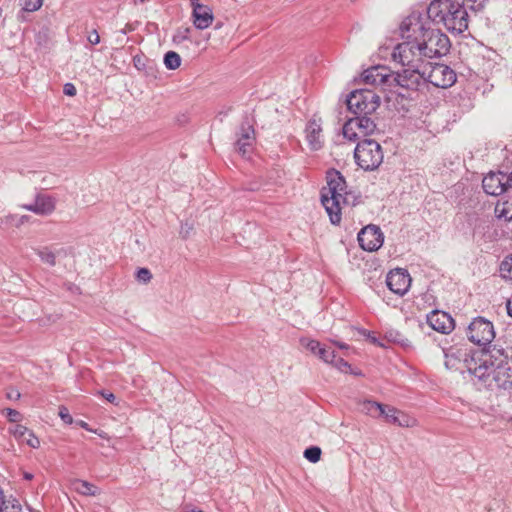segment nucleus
<instances>
[{
	"label": "nucleus",
	"instance_id": "obj_55",
	"mask_svg": "<svg viewBox=\"0 0 512 512\" xmlns=\"http://www.w3.org/2000/svg\"><path fill=\"white\" fill-rule=\"evenodd\" d=\"M191 1H192V4H193V3H198V2H197L198 0H191Z\"/></svg>",
	"mask_w": 512,
	"mask_h": 512
},
{
	"label": "nucleus",
	"instance_id": "obj_27",
	"mask_svg": "<svg viewBox=\"0 0 512 512\" xmlns=\"http://www.w3.org/2000/svg\"><path fill=\"white\" fill-rule=\"evenodd\" d=\"M164 64L167 69L169 70H175L177 69L181 64V57L178 53L174 51H168L164 55Z\"/></svg>",
	"mask_w": 512,
	"mask_h": 512
},
{
	"label": "nucleus",
	"instance_id": "obj_35",
	"mask_svg": "<svg viewBox=\"0 0 512 512\" xmlns=\"http://www.w3.org/2000/svg\"><path fill=\"white\" fill-rule=\"evenodd\" d=\"M301 343L313 354L318 355V351L321 348V345L316 340H301Z\"/></svg>",
	"mask_w": 512,
	"mask_h": 512
},
{
	"label": "nucleus",
	"instance_id": "obj_7",
	"mask_svg": "<svg viewBox=\"0 0 512 512\" xmlns=\"http://www.w3.org/2000/svg\"><path fill=\"white\" fill-rule=\"evenodd\" d=\"M347 107L354 115H371L380 105V97L372 90L360 89L350 93Z\"/></svg>",
	"mask_w": 512,
	"mask_h": 512
},
{
	"label": "nucleus",
	"instance_id": "obj_48",
	"mask_svg": "<svg viewBox=\"0 0 512 512\" xmlns=\"http://www.w3.org/2000/svg\"><path fill=\"white\" fill-rule=\"evenodd\" d=\"M507 186H508V194H512V172L507 174Z\"/></svg>",
	"mask_w": 512,
	"mask_h": 512
},
{
	"label": "nucleus",
	"instance_id": "obj_23",
	"mask_svg": "<svg viewBox=\"0 0 512 512\" xmlns=\"http://www.w3.org/2000/svg\"><path fill=\"white\" fill-rule=\"evenodd\" d=\"M491 376L498 388L504 390L512 389V362L510 361L509 364L500 367Z\"/></svg>",
	"mask_w": 512,
	"mask_h": 512
},
{
	"label": "nucleus",
	"instance_id": "obj_36",
	"mask_svg": "<svg viewBox=\"0 0 512 512\" xmlns=\"http://www.w3.org/2000/svg\"><path fill=\"white\" fill-rule=\"evenodd\" d=\"M29 432L30 430L28 428L20 424H16L15 427L11 429V433L18 439L25 438Z\"/></svg>",
	"mask_w": 512,
	"mask_h": 512
},
{
	"label": "nucleus",
	"instance_id": "obj_26",
	"mask_svg": "<svg viewBox=\"0 0 512 512\" xmlns=\"http://www.w3.org/2000/svg\"><path fill=\"white\" fill-rule=\"evenodd\" d=\"M495 213L499 218L505 221L512 220V197L502 201H498L495 207Z\"/></svg>",
	"mask_w": 512,
	"mask_h": 512
},
{
	"label": "nucleus",
	"instance_id": "obj_39",
	"mask_svg": "<svg viewBox=\"0 0 512 512\" xmlns=\"http://www.w3.org/2000/svg\"><path fill=\"white\" fill-rule=\"evenodd\" d=\"M4 512H22V506L16 498L9 499V509Z\"/></svg>",
	"mask_w": 512,
	"mask_h": 512
},
{
	"label": "nucleus",
	"instance_id": "obj_53",
	"mask_svg": "<svg viewBox=\"0 0 512 512\" xmlns=\"http://www.w3.org/2000/svg\"><path fill=\"white\" fill-rule=\"evenodd\" d=\"M190 512H203L202 510H199V509H193L191 510Z\"/></svg>",
	"mask_w": 512,
	"mask_h": 512
},
{
	"label": "nucleus",
	"instance_id": "obj_28",
	"mask_svg": "<svg viewBox=\"0 0 512 512\" xmlns=\"http://www.w3.org/2000/svg\"><path fill=\"white\" fill-rule=\"evenodd\" d=\"M36 254L40 257L41 261L53 267L56 265V255L47 247L42 249H35Z\"/></svg>",
	"mask_w": 512,
	"mask_h": 512
},
{
	"label": "nucleus",
	"instance_id": "obj_38",
	"mask_svg": "<svg viewBox=\"0 0 512 512\" xmlns=\"http://www.w3.org/2000/svg\"><path fill=\"white\" fill-rule=\"evenodd\" d=\"M23 440L26 441V443L32 447V448H38L39 445H40V441L39 439L34 435V433L32 431H30L27 436H25V438H23Z\"/></svg>",
	"mask_w": 512,
	"mask_h": 512
},
{
	"label": "nucleus",
	"instance_id": "obj_20",
	"mask_svg": "<svg viewBox=\"0 0 512 512\" xmlns=\"http://www.w3.org/2000/svg\"><path fill=\"white\" fill-rule=\"evenodd\" d=\"M445 355V366L448 369L460 370L461 365L465 366V358L470 359L471 355L467 353L466 349L450 347L443 350Z\"/></svg>",
	"mask_w": 512,
	"mask_h": 512
},
{
	"label": "nucleus",
	"instance_id": "obj_44",
	"mask_svg": "<svg viewBox=\"0 0 512 512\" xmlns=\"http://www.w3.org/2000/svg\"><path fill=\"white\" fill-rule=\"evenodd\" d=\"M9 509V499L6 500L3 490L0 488V512Z\"/></svg>",
	"mask_w": 512,
	"mask_h": 512
},
{
	"label": "nucleus",
	"instance_id": "obj_34",
	"mask_svg": "<svg viewBox=\"0 0 512 512\" xmlns=\"http://www.w3.org/2000/svg\"><path fill=\"white\" fill-rule=\"evenodd\" d=\"M3 414L6 415L8 420L10 422L18 423L22 420V415L19 411L12 409V408H6L3 410Z\"/></svg>",
	"mask_w": 512,
	"mask_h": 512
},
{
	"label": "nucleus",
	"instance_id": "obj_30",
	"mask_svg": "<svg viewBox=\"0 0 512 512\" xmlns=\"http://www.w3.org/2000/svg\"><path fill=\"white\" fill-rule=\"evenodd\" d=\"M489 0H463L461 3L463 7L469 8L471 11L480 12L482 11Z\"/></svg>",
	"mask_w": 512,
	"mask_h": 512
},
{
	"label": "nucleus",
	"instance_id": "obj_49",
	"mask_svg": "<svg viewBox=\"0 0 512 512\" xmlns=\"http://www.w3.org/2000/svg\"><path fill=\"white\" fill-rule=\"evenodd\" d=\"M506 308L508 315L512 317V298L507 301Z\"/></svg>",
	"mask_w": 512,
	"mask_h": 512
},
{
	"label": "nucleus",
	"instance_id": "obj_42",
	"mask_svg": "<svg viewBox=\"0 0 512 512\" xmlns=\"http://www.w3.org/2000/svg\"><path fill=\"white\" fill-rule=\"evenodd\" d=\"M332 364L335 365L341 371H344L346 368H350L348 362L342 358H335L334 363Z\"/></svg>",
	"mask_w": 512,
	"mask_h": 512
},
{
	"label": "nucleus",
	"instance_id": "obj_24",
	"mask_svg": "<svg viewBox=\"0 0 512 512\" xmlns=\"http://www.w3.org/2000/svg\"><path fill=\"white\" fill-rule=\"evenodd\" d=\"M72 487L77 493L85 496H95L98 494L97 487L85 480H74L72 482Z\"/></svg>",
	"mask_w": 512,
	"mask_h": 512
},
{
	"label": "nucleus",
	"instance_id": "obj_25",
	"mask_svg": "<svg viewBox=\"0 0 512 512\" xmlns=\"http://www.w3.org/2000/svg\"><path fill=\"white\" fill-rule=\"evenodd\" d=\"M361 405L362 412L372 417L382 416L386 407V405L372 400H365Z\"/></svg>",
	"mask_w": 512,
	"mask_h": 512
},
{
	"label": "nucleus",
	"instance_id": "obj_37",
	"mask_svg": "<svg viewBox=\"0 0 512 512\" xmlns=\"http://www.w3.org/2000/svg\"><path fill=\"white\" fill-rule=\"evenodd\" d=\"M136 277L138 281L148 283L152 279V274L147 268H140L137 271Z\"/></svg>",
	"mask_w": 512,
	"mask_h": 512
},
{
	"label": "nucleus",
	"instance_id": "obj_43",
	"mask_svg": "<svg viewBox=\"0 0 512 512\" xmlns=\"http://www.w3.org/2000/svg\"><path fill=\"white\" fill-rule=\"evenodd\" d=\"M6 397H7L9 400H19V399H20V397H21V393H20L17 389L10 388V389L6 392Z\"/></svg>",
	"mask_w": 512,
	"mask_h": 512
},
{
	"label": "nucleus",
	"instance_id": "obj_15",
	"mask_svg": "<svg viewBox=\"0 0 512 512\" xmlns=\"http://www.w3.org/2000/svg\"><path fill=\"white\" fill-rule=\"evenodd\" d=\"M391 75L392 71L387 67L373 66L363 72V80L366 84L392 88Z\"/></svg>",
	"mask_w": 512,
	"mask_h": 512
},
{
	"label": "nucleus",
	"instance_id": "obj_41",
	"mask_svg": "<svg viewBox=\"0 0 512 512\" xmlns=\"http://www.w3.org/2000/svg\"><path fill=\"white\" fill-rule=\"evenodd\" d=\"M87 40L90 44L96 45L100 42V36L96 30H93L87 36Z\"/></svg>",
	"mask_w": 512,
	"mask_h": 512
},
{
	"label": "nucleus",
	"instance_id": "obj_4",
	"mask_svg": "<svg viewBox=\"0 0 512 512\" xmlns=\"http://www.w3.org/2000/svg\"><path fill=\"white\" fill-rule=\"evenodd\" d=\"M464 361L471 374L480 380H486L500 367L509 364L510 359L504 349L493 346L473 353L470 359L465 358Z\"/></svg>",
	"mask_w": 512,
	"mask_h": 512
},
{
	"label": "nucleus",
	"instance_id": "obj_12",
	"mask_svg": "<svg viewBox=\"0 0 512 512\" xmlns=\"http://www.w3.org/2000/svg\"><path fill=\"white\" fill-rule=\"evenodd\" d=\"M384 241L383 233L376 225H367L358 233L360 247L369 252L378 250Z\"/></svg>",
	"mask_w": 512,
	"mask_h": 512
},
{
	"label": "nucleus",
	"instance_id": "obj_46",
	"mask_svg": "<svg viewBox=\"0 0 512 512\" xmlns=\"http://www.w3.org/2000/svg\"><path fill=\"white\" fill-rule=\"evenodd\" d=\"M101 394V396L103 398H105L107 401H109L110 403H113V404H116V396L110 392V391H106V390H103L101 392H99Z\"/></svg>",
	"mask_w": 512,
	"mask_h": 512
},
{
	"label": "nucleus",
	"instance_id": "obj_13",
	"mask_svg": "<svg viewBox=\"0 0 512 512\" xmlns=\"http://www.w3.org/2000/svg\"><path fill=\"white\" fill-rule=\"evenodd\" d=\"M386 284L393 293L403 296L411 285V277L407 270L396 268L387 274Z\"/></svg>",
	"mask_w": 512,
	"mask_h": 512
},
{
	"label": "nucleus",
	"instance_id": "obj_1",
	"mask_svg": "<svg viewBox=\"0 0 512 512\" xmlns=\"http://www.w3.org/2000/svg\"><path fill=\"white\" fill-rule=\"evenodd\" d=\"M400 31L402 37L419 36L428 59L444 56L450 50L451 43L448 36L439 29L426 27L420 14L413 13L406 17L400 25Z\"/></svg>",
	"mask_w": 512,
	"mask_h": 512
},
{
	"label": "nucleus",
	"instance_id": "obj_40",
	"mask_svg": "<svg viewBox=\"0 0 512 512\" xmlns=\"http://www.w3.org/2000/svg\"><path fill=\"white\" fill-rule=\"evenodd\" d=\"M59 416L67 424H71L73 422V418L66 407L60 408Z\"/></svg>",
	"mask_w": 512,
	"mask_h": 512
},
{
	"label": "nucleus",
	"instance_id": "obj_19",
	"mask_svg": "<svg viewBox=\"0 0 512 512\" xmlns=\"http://www.w3.org/2000/svg\"><path fill=\"white\" fill-rule=\"evenodd\" d=\"M388 423L397 425L399 427H414L416 419L408 414L386 405L385 412L382 415Z\"/></svg>",
	"mask_w": 512,
	"mask_h": 512
},
{
	"label": "nucleus",
	"instance_id": "obj_9",
	"mask_svg": "<svg viewBox=\"0 0 512 512\" xmlns=\"http://www.w3.org/2000/svg\"><path fill=\"white\" fill-rule=\"evenodd\" d=\"M375 129L376 124L368 115H355L345 122L342 132L346 139L356 141L371 135Z\"/></svg>",
	"mask_w": 512,
	"mask_h": 512
},
{
	"label": "nucleus",
	"instance_id": "obj_33",
	"mask_svg": "<svg viewBox=\"0 0 512 512\" xmlns=\"http://www.w3.org/2000/svg\"><path fill=\"white\" fill-rule=\"evenodd\" d=\"M321 360H323L326 363H334V360L336 358L335 352L333 350H328L324 347H321L318 351L317 355Z\"/></svg>",
	"mask_w": 512,
	"mask_h": 512
},
{
	"label": "nucleus",
	"instance_id": "obj_51",
	"mask_svg": "<svg viewBox=\"0 0 512 512\" xmlns=\"http://www.w3.org/2000/svg\"><path fill=\"white\" fill-rule=\"evenodd\" d=\"M33 475L31 473L25 472L24 473V479L25 480H32Z\"/></svg>",
	"mask_w": 512,
	"mask_h": 512
},
{
	"label": "nucleus",
	"instance_id": "obj_6",
	"mask_svg": "<svg viewBox=\"0 0 512 512\" xmlns=\"http://www.w3.org/2000/svg\"><path fill=\"white\" fill-rule=\"evenodd\" d=\"M354 158L362 169L366 171L375 170L383 162L382 147L373 139H364L357 144L354 150Z\"/></svg>",
	"mask_w": 512,
	"mask_h": 512
},
{
	"label": "nucleus",
	"instance_id": "obj_31",
	"mask_svg": "<svg viewBox=\"0 0 512 512\" xmlns=\"http://www.w3.org/2000/svg\"><path fill=\"white\" fill-rule=\"evenodd\" d=\"M321 449L317 446H311L307 449H305L304 451V457L312 462V463H316L320 460V457H321Z\"/></svg>",
	"mask_w": 512,
	"mask_h": 512
},
{
	"label": "nucleus",
	"instance_id": "obj_50",
	"mask_svg": "<svg viewBox=\"0 0 512 512\" xmlns=\"http://www.w3.org/2000/svg\"><path fill=\"white\" fill-rule=\"evenodd\" d=\"M333 343H334L335 345H337V346H338L339 348H341V349H347V348H348V345H347V344H345V343H342V342H336V341H334Z\"/></svg>",
	"mask_w": 512,
	"mask_h": 512
},
{
	"label": "nucleus",
	"instance_id": "obj_45",
	"mask_svg": "<svg viewBox=\"0 0 512 512\" xmlns=\"http://www.w3.org/2000/svg\"><path fill=\"white\" fill-rule=\"evenodd\" d=\"M63 92L67 96H75L76 88L72 83H66L63 88Z\"/></svg>",
	"mask_w": 512,
	"mask_h": 512
},
{
	"label": "nucleus",
	"instance_id": "obj_29",
	"mask_svg": "<svg viewBox=\"0 0 512 512\" xmlns=\"http://www.w3.org/2000/svg\"><path fill=\"white\" fill-rule=\"evenodd\" d=\"M500 275L507 280L512 281V254L506 256L500 265Z\"/></svg>",
	"mask_w": 512,
	"mask_h": 512
},
{
	"label": "nucleus",
	"instance_id": "obj_32",
	"mask_svg": "<svg viewBox=\"0 0 512 512\" xmlns=\"http://www.w3.org/2000/svg\"><path fill=\"white\" fill-rule=\"evenodd\" d=\"M43 0H21L20 5L26 12H35L41 8Z\"/></svg>",
	"mask_w": 512,
	"mask_h": 512
},
{
	"label": "nucleus",
	"instance_id": "obj_10",
	"mask_svg": "<svg viewBox=\"0 0 512 512\" xmlns=\"http://www.w3.org/2000/svg\"><path fill=\"white\" fill-rule=\"evenodd\" d=\"M424 74L423 68L417 67H406L402 71L392 72V87L417 91L425 84Z\"/></svg>",
	"mask_w": 512,
	"mask_h": 512
},
{
	"label": "nucleus",
	"instance_id": "obj_16",
	"mask_svg": "<svg viewBox=\"0 0 512 512\" xmlns=\"http://www.w3.org/2000/svg\"><path fill=\"white\" fill-rule=\"evenodd\" d=\"M429 326L440 333L448 334L454 329V319L446 312L433 310L427 315Z\"/></svg>",
	"mask_w": 512,
	"mask_h": 512
},
{
	"label": "nucleus",
	"instance_id": "obj_52",
	"mask_svg": "<svg viewBox=\"0 0 512 512\" xmlns=\"http://www.w3.org/2000/svg\"><path fill=\"white\" fill-rule=\"evenodd\" d=\"M145 0H133L134 4L143 3Z\"/></svg>",
	"mask_w": 512,
	"mask_h": 512
},
{
	"label": "nucleus",
	"instance_id": "obj_14",
	"mask_svg": "<svg viewBox=\"0 0 512 512\" xmlns=\"http://www.w3.org/2000/svg\"><path fill=\"white\" fill-rule=\"evenodd\" d=\"M507 174L503 172H490L482 180V187L485 193L492 196L508 194Z\"/></svg>",
	"mask_w": 512,
	"mask_h": 512
},
{
	"label": "nucleus",
	"instance_id": "obj_18",
	"mask_svg": "<svg viewBox=\"0 0 512 512\" xmlns=\"http://www.w3.org/2000/svg\"><path fill=\"white\" fill-rule=\"evenodd\" d=\"M23 209L34 212L37 215H50L55 210V201L51 196L39 194L34 203L24 204Z\"/></svg>",
	"mask_w": 512,
	"mask_h": 512
},
{
	"label": "nucleus",
	"instance_id": "obj_5",
	"mask_svg": "<svg viewBox=\"0 0 512 512\" xmlns=\"http://www.w3.org/2000/svg\"><path fill=\"white\" fill-rule=\"evenodd\" d=\"M403 38L405 41L398 44L392 53L394 61L400 63L403 67L423 68L428 58L420 43L419 36Z\"/></svg>",
	"mask_w": 512,
	"mask_h": 512
},
{
	"label": "nucleus",
	"instance_id": "obj_54",
	"mask_svg": "<svg viewBox=\"0 0 512 512\" xmlns=\"http://www.w3.org/2000/svg\"><path fill=\"white\" fill-rule=\"evenodd\" d=\"M81 426L87 429V423L82 422Z\"/></svg>",
	"mask_w": 512,
	"mask_h": 512
},
{
	"label": "nucleus",
	"instance_id": "obj_8",
	"mask_svg": "<svg viewBox=\"0 0 512 512\" xmlns=\"http://www.w3.org/2000/svg\"><path fill=\"white\" fill-rule=\"evenodd\" d=\"M424 83H430L437 88H449L455 84L457 75L453 69L442 63L427 61L423 67Z\"/></svg>",
	"mask_w": 512,
	"mask_h": 512
},
{
	"label": "nucleus",
	"instance_id": "obj_21",
	"mask_svg": "<svg viewBox=\"0 0 512 512\" xmlns=\"http://www.w3.org/2000/svg\"><path fill=\"white\" fill-rule=\"evenodd\" d=\"M193 23L197 29L208 28L213 21L212 10L203 4L193 3Z\"/></svg>",
	"mask_w": 512,
	"mask_h": 512
},
{
	"label": "nucleus",
	"instance_id": "obj_22",
	"mask_svg": "<svg viewBox=\"0 0 512 512\" xmlns=\"http://www.w3.org/2000/svg\"><path fill=\"white\" fill-rule=\"evenodd\" d=\"M322 128L320 123L313 119L308 122L306 127V139L310 149L319 150L322 147Z\"/></svg>",
	"mask_w": 512,
	"mask_h": 512
},
{
	"label": "nucleus",
	"instance_id": "obj_3",
	"mask_svg": "<svg viewBox=\"0 0 512 512\" xmlns=\"http://www.w3.org/2000/svg\"><path fill=\"white\" fill-rule=\"evenodd\" d=\"M428 17L442 24L449 32L461 34L468 29L469 15L459 2L453 0H434L427 9Z\"/></svg>",
	"mask_w": 512,
	"mask_h": 512
},
{
	"label": "nucleus",
	"instance_id": "obj_56",
	"mask_svg": "<svg viewBox=\"0 0 512 512\" xmlns=\"http://www.w3.org/2000/svg\"><path fill=\"white\" fill-rule=\"evenodd\" d=\"M2 16V9L0 8V17Z\"/></svg>",
	"mask_w": 512,
	"mask_h": 512
},
{
	"label": "nucleus",
	"instance_id": "obj_2",
	"mask_svg": "<svg viewBox=\"0 0 512 512\" xmlns=\"http://www.w3.org/2000/svg\"><path fill=\"white\" fill-rule=\"evenodd\" d=\"M327 187L322 189L321 202L325 207L332 224L341 221V209L343 206H353L357 202V195L347 190L344 177L337 170L327 172Z\"/></svg>",
	"mask_w": 512,
	"mask_h": 512
},
{
	"label": "nucleus",
	"instance_id": "obj_11",
	"mask_svg": "<svg viewBox=\"0 0 512 512\" xmlns=\"http://www.w3.org/2000/svg\"><path fill=\"white\" fill-rule=\"evenodd\" d=\"M467 336L474 344L485 346L495 338L494 326L484 317H476L468 326Z\"/></svg>",
	"mask_w": 512,
	"mask_h": 512
},
{
	"label": "nucleus",
	"instance_id": "obj_47",
	"mask_svg": "<svg viewBox=\"0 0 512 512\" xmlns=\"http://www.w3.org/2000/svg\"><path fill=\"white\" fill-rule=\"evenodd\" d=\"M189 29H185L183 33L181 32H178V34L174 37V40L176 41L177 39H180V40H184V39H187L188 36L187 34L189 33Z\"/></svg>",
	"mask_w": 512,
	"mask_h": 512
},
{
	"label": "nucleus",
	"instance_id": "obj_17",
	"mask_svg": "<svg viewBox=\"0 0 512 512\" xmlns=\"http://www.w3.org/2000/svg\"><path fill=\"white\" fill-rule=\"evenodd\" d=\"M255 132L251 125H242L235 142V150L243 157L249 156L254 147Z\"/></svg>",
	"mask_w": 512,
	"mask_h": 512
}]
</instances>
